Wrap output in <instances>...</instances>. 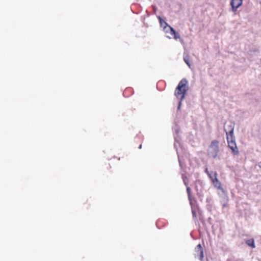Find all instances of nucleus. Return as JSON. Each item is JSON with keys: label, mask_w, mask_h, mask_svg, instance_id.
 Instances as JSON below:
<instances>
[{"label": "nucleus", "mask_w": 261, "mask_h": 261, "mask_svg": "<svg viewBox=\"0 0 261 261\" xmlns=\"http://www.w3.org/2000/svg\"><path fill=\"white\" fill-rule=\"evenodd\" d=\"M258 167L261 168V162L259 163L258 164Z\"/></svg>", "instance_id": "a878e982"}, {"label": "nucleus", "mask_w": 261, "mask_h": 261, "mask_svg": "<svg viewBox=\"0 0 261 261\" xmlns=\"http://www.w3.org/2000/svg\"><path fill=\"white\" fill-rule=\"evenodd\" d=\"M179 128H176L175 130V133L176 134V135L174 136V140H175V142H177L179 141L180 138H179L178 136V134L179 133Z\"/></svg>", "instance_id": "4468645a"}, {"label": "nucleus", "mask_w": 261, "mask_h": 261, "mask_svg": "<svg viewBox=\"0 0 261 261\" xmlns=\"http://www.w3.org/2000/svg\"><path fill=\"white\" fill-rule=\"evenodd\" d=\"M243 0H231L230 5L231 9L230 11L236 12L238 9L242 5Z\"/></svg>", "instance_id": "423d86ee"}, {"label": "nucleus", "mask_w": 261, "mask_h": 261, "mask_svg": "<svg viewBox=\"0 0 261 261\" xmlns=\"http://www.w3.org/2000/svg\"><path fill=\"white\" fill-rule=\"evenodd\" d=\"M227 261H234V260H232V259H230V258H228V259H227Z\"/></svg>", "instance_id": "393cba45"}, {"label": "nucleus", "mask_w": 261, "mask_h": 261, "mask_svg": "<svg viewBox=\"0 0 261 261\" xmlns=\"http://www.w3.org/2000/svg\"><path fill=\"white\" fill-rule=\"evenodd\" d=\"M212 182L214 186L217 188L218 189L220 190L223 193H225V191L224 189V188H222L221 186V183L219 180V179L217 178V173H214V178L213 179Z\"/></svg>", "instance_id": "0eeeda50"}, {"label": "nucleus", "mask_w": 261, "mask_h": 261, "mask_svg": "<svg viewBox=\"0 0 261 261\" xmlns=\"http://www.w3.org/2000/svg\"><path fill=\"white\" fill-rule=\"evenodd\" d=\"M234 123L229 122L224 126V131L227 136H234Z\"/></svg>", "instance_id": "39448f33"}, {"label": "nucleus", "mask_w": 261, "mask_h": 261, "mask_svg": "<svg viewBox=\"0 0 261 261\" xmlns=\"http://www.w3.org/2000/svg\"><path fill=\"white\" fill-rule=\"evenodd\" d=\"M188 81L186 79H182L178 84L175 88L174 95L177 99H179L178 103L177 111L180 109L182 101L185 99L188 91Z\"/></svg>", "instance_id": "f257e3e1"}, {"label": "nucleus", "mask_w": 261, "mask_h": 261, "mask_svg": "<svg viewBox=\"0 0 261 261\" xmlns=\"http://www.w3.org/2000/svg\"><path fill=\"white\" fill-rule=\"evenodd\" d=\"M138 148H139V149H141V148H142V144H140V145L139 146Z\"/></svg>", "instance_id": "bb28decb"}, {"label": "nucleus", "mask_w": 261, "mask_h": 261, "mask_svg": "<svg viewBox=\"0 0 261 261\" xmlns=\"http://www.w3.org/2000/svg\"><path fill=\"white\" fill-rule=\"evenodd\" d=\"M204 172L207 174V175H208V173L210 174V173L211 172V171H208V169L207 168L205 169Z\"/></svg>", "instance_id": "5701e85b"}, {"label": "nucleus", "mask_w": 261, "mask_h": 261, "mask_svg": "<svg viewBox=\"0 0 261 261\" xmlns=\"http://www.w3.org/2000/svg\"><path fill=\"white\" fill-rule=\"evenodd\" d=\"M195 251L199 252V259L200 261H203L204 258L203 249L200 244H199L195 247Z\"/></svg>", "instance_id": "6e6552de"}, {"label": "nucleus", "mask_w": 261, "mask_h": 261, "mask_svg": "<svg viewBox=\"0 0 261 261\" xmlns=\"http://www.w3.org/2000/svg\"><path fill=\"white\" fill-rule=\"evenodd\" d=\"M212 218L211 217H209L207 219V222L209 223L210 224H212Z\"/></svg>", "instance_id": "4be33fe9"}, {"label": "nucleus", "mask_w": 261, "mask_h": 261, "mask_svg": "<svg viewBox=\"0 0 261 261\" xmlns=\"http://www.w3.org/2000/svg\"><path fill=\"white\" fill-rule=\"evenodd\" d=\"M204 183L200 179H197L195 181V190L196 191V194L198 198L201 201H202L204 196Z\"/></svg>", "instance_id": "20e7f679"}, {"label": "nucleus", "mask_w": 261, "mask_h": 261, "mask_svg": "<svg viewBox=\"0 0 261 261\" xmlns=\"http://www.w3.org/2000/svg\"><path fill=\"white\" fill-rule=\"evenodd\" d=\"M167 28H164L163 29V30L166 33H169L170 34V28H172L171 26L170 25H168V27H167Z\"/></svg>", "instance_id": "a211bd4d"}, {"label": "nucleus", "mask_w": 261, "mask_h": 261, "mask_svg": "<svg viewBox=\"0 0 261 261\" xmlns=\"http://www.w3.org/2000/svg\"><path fill=\"white\" fill-rule=\"evenodd\" d=\"M181 177H182L183 182L184 183V185L186 187H187V186L188 185V181H187V180H188L187 177L184 174L182 173L181 174Z\"/></svg>", "instance_id": "dca6fc26"}, {"label": "nucleus", "mask_w": 261, "mask_h": 261, "mask_svg": "<svg viewBox=\"0 0 261 261\" xmlns=\"http://www.w3.org/2000/svg\"><path fill=\"white\" fill-rule=\"evenodd\" d=\"M245 243L248 246L251 247L252 248H254L255 247L254 240L253 239L247 240L245 241Z\"/></svg>", "instance_id": "9b49d317"}, {"label": "nucleus", "mask_w": 261, "mask_h": 261, "mask_svg": "<svg viewBox=\"0 0 261 261\" xmlns=\"http://www.w3.org/2000/svg\"><path fill=\"white\" fill-rule=\"evenodd\" d=\"M191 206L192 214L193 218L194 219H196L197 218V215H196V212L195 209L194 208V205H193V204L192 205H191Z\"/></svg>", "instance_id": "2eb2a0df"}, {"label": "nucleus", "mask_w": 261, "mask_h": 261, "mask_svg": "<svg viewBox=\"0 0 261 261\" xmlns=\"http://www.w3.org/2000/svg\"><path fill=\"white\" fill-rule=\"evenodd\" d=\"M260 4H261V2H260Z\"/></svg>", "instance_id": "cd10ccee"}, {"label": "nucleus", "mask_w": 261, "mask_h": 261, "mask_svg": "<svg viewBox=\"0 0 261 261\" xmlns=\"http://www.w3.org/2000/svg\"><path fill=\"white\" fill-rule=\"evenodd\" d=\"M217 173L216 171H211L210 174L208 173L207 176L211 179L212 181H213V179L214 178V173Z\"/></svg>", "instance_id": "f3484780"}, {"label": "nucleus", "mask_w": 261, "mask_h": 261, "mask_svg": "<svg viewBox=\"0 0 261 261\" xmlns=\"http://www.w3.org/2000/svg\"><path fill=\"white\" fill-rule=\"evenodd\" d=\"M210 205V204H207V206H209ZM207 209L208 210V211H211V207H207Z\"/></svg>", "instance_id": "b1692460"}, {"label": "nucleus", "mask_w": 261, "mask_h": 261, "mask_svg": "<svg viewBox=\"0 0 261 261\" xmlns=\"http://www.w3.org/2000/svg\"><path fill=\"white\" fill-rule=\"evenodd\" d=\"M157 18L159 20L161 27L163 28V29L165 28L167 29V28L166 27H168V25H169L168 23L165 21L160 16H158Z\"/></svg>", "instance_id": "9d476101"}, {"label": "nucleus", "mask_w": 261, "mask_h": 261, "mask_svg": "<svg viewBox=\"0 0 261 261\" xmlns=\"http://www.w3.org/2000/svg\"><path fill=\"white\" fill-rule=\"evenodd\" d=\"M184 61L189 67H191V64L190 62V57L188 55H184Z\"/></svg>", "instance_id": "ddd939ff"}, {"label": "nucleus", "mask_w": 261, "mask_h": 261, "mask_svg": "<svg viewBox=\"0 0 261 261\" xmlns=\"http://www.w3.org/2000/svg\"><path fill=\"white\" fill-rule=\"evenodd\" d=\"M186 190H187V194H188V199L190 201V205H192V198H191V188L188 186V185L187 186V187H186Z\"/></svg>", "instance_id": "f8f14e48"}, {"label": "nucleus", "mask_w": 261, "mask_h": 261, "mask_svg": "<svg viewBox=\"0 0 261 261\" xmlns=\"http://www.w3.org/2000/svg\"><path fill=\"white\" fill-rule=\"evenodd\" d=\"M170 34L173 36V38L175 40L180 39V35L173 27L170 28Z\"/></svg>", "instance_id": "1a4fd4ad"}, {"label": "nucleus", "mask_w": 261, "mask_h": 261, "mask_svg": "<svg viewBox=\"0 0 261 261\" xmlns=\"http://www.w3.org/2000/svg\"><path fill=\"white\" fill-rule=\"evenodd\" d=\"M212 200V199L210 197H207L206 199V202L207 203H210L211 201Z\"/></svg>", "instance_id": "aec40b11"}, {"label": "nucleus", "mask_w": 261, "mask_h": 261, "mask_svg": "<svg viewBox=\"0 0 261 261\" xmlns=\"http://www.w3.org/2000/svg\"><path fill=\"white\" fill-rule=\"evenodd\" d=\"M226 139L228 143V147L231 150L232 153L234 155H238L239 151L234 136H227Z\"/></svg>", "instance_id": "7ed1b4c3"}, {"label": "nucleus", "mask_w": 261, "mask_h": 261, "mask_svg": "<svg viewBox=\"0 0 261 261\" xmlns=\"http://www.w3.org/2000/svg\"><path fill=\"white\" fill-rule=\"evenodd\" d=\"M178 160L179 166L181 168V169H182V163H181V160H180L179 156H178Z\"/></svg>", "instance_id": "6ab92c4d"}, {"label": "nucleus", "mask_w": 261, "mask_h": 261, "mask_svg": "<svg viewBox=\"0 0 261 261\" xmlns=\"http://www.w3.org/2000/svg\"><path fill=\"white\" fill-rule=\"evenodd\" d=\"M219 151V141L217 140L212 141L207 149L208 156L215 159L217 156Z\"/></svg>", "instance_id": "f03ea898"}, {"label": "nucleus", "mask_w": 261, "mask_h": 261, "mask_svg": "<svg viewBox=\"0 0 261 261\" xmlns=\"http://www.w3.org/2000/svg\"><path fill=\"white\" fill-rule=\"evenodd\" d=\"M250 51H253L254 53H255V52H259V49L258 48H255V49L250 50Z\"/></svg>", "instance_id": "412c9836"}]
</instances>
